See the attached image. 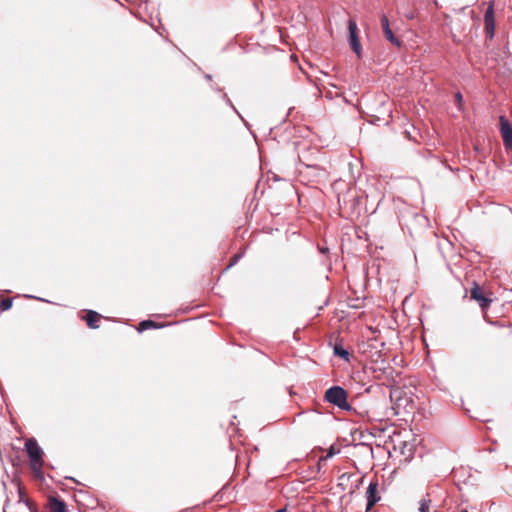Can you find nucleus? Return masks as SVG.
Masks as SVG:
<instances>
[{
	"label": "nucleus",
	"instance_id": "nucleus-1",
	"mask_svg": "<svg viewBox=\"0 0 512 512\" xmlns=\"http://www.w3.org/2000/svg\"><path fill=\"white\" fill-rule=\"evenodd\" d=\"M25 449L29 456L31 469L35 473L41 472V469H42L43 463H44V460H43L44 453H43L41 447L38 445L36 439H34V438L27 439L25 442Z\"/></svg>",
	"mask_w": 512,
	"mask_h": 512
},
{
	"label": "nucleus",
	"instance_id": "nucleus-2",
	"mask_svg": "<svg viewBox=\"0 0 512 512\" xmlns=\"http://www.w3.org/2000/svg\"><path fill=\"white\" fill-rule=\"evenodd\" d=\"M347 398H348L347 392L340 386H333V387L327 389L325 392V395H324L325 401H327L343 410L351 409Z\"/></svg>",
	"mask_w": 512,
	"mask_h": 512
},
{
	"label": "nucleus",
	"instance_id": "nucleus-3",
	"mask_svg": "<svg viewBox=\"0 0 512 512\" xmlns=\"http://www.w3.org/2000/svg\"><path fill=\"white\" fill-rule=\"evenodd\" d=\"M383 491L384 488L380 486L378 479L374 478L370 482L366 491V512H370L372 508L375 506V504L381 500Z\"/></svg>",
	"mask_w": 512,
	"mask_h": 512
},
{
	"label": "nucleus",
	"instance_id": "nucleus-4",
	"mask_svg": "<svg viewBox=\"0 0 512 512\" xmlns=\"http://www.w3.org/2000/svg\"><path fill=\"white\" fill-rule=\"evenodd\" d=\"M470 297L475 300L484 313V319L488 321L486 310L490 306L492 300L485 296L484 290L477 284L473 283V287L470 289Z\"/></svg>",
	"mask_w": 512,
	"mask_h": 512
},
{
	"label": "nucleus",
	"instance_id": "nucleus-5",
	"mask_svg": "<svg viewBox=\"0 0 512 512\" xmlns=\"http://www.w3.org/2000/svg\"><path fill=\"white\" fill-rule=\"evenodd\" d=\"M348 30H349V44L351 49L356 53L357 57H361L362 48L358 36V27L356 21L353 19H349L348 21Z\"/></svg>",
	"mask_w": 512,
	"mask_h": 512
},
{
	"label": "nucleus",
	"instance_id": "nucleus-6",
	"mask_svg": "<svg viewBox=\"0 0 512 512\" xmlns=\"http://www.w3.org/2000/svg\"><path fill=\"white\" fill-rule=\"evenodd\" d=\"M484 30L486 35L492 39L495 33L494 2L490 1L484 16Z\"/></svg>",
	"mask_w": 512,
	"mask_h": 512
},
{
	"label": "nucleus",
	"instance_id": "nucleus-7",
	"mask_svg": "<svg viewBox=\"0 0 512 512\" xmlns=\"http://www.w3.org/2000/svg\"><path fill=\"white\" fill-rule=\"evenodd\" d=\"M499 122L504 146L507 150H512V126L505 116H500Z\"/></svg>",
	"mask_w": 512,
	"mask_h": 512
},
{
	"label": "nucleus",
	"instance_id": "nucleus-8",
	"mask_svg": "<svg viewBox=\"0 0 512 512\" xmlns=\"http://www.w3.org/2000/svg\"><path fill=\"white\" fill-rule=\"evenodd\" d=\"M381 27L384 34V37L393 45L400 47L401 41L394 35L393 31L390 28L388 17L385 14H382L380 17Z\"/></svg>",
	"mask_w": 512,
	"mask_h": 512
},
{
	"label": "nucleus",
	"instance_id": "nucleus-9",
	"mask_svg": "<svg viewBox=\"0 0 512 512\" xmlns=\"http://www.w3.org/2000/svg\"><path fill=\"white\" fill-rule=\"evenodd\" d=\"M49 512H67V506L60 498L50 496L48 498Z\"/></svg>",
	"mask_w": 512,
	"mask_h": 512
},
{
	"label": "nucleus",
	"instance_id": "nucleus-10",
	"mask_svg": "<svg viewBox=\"0 0 512 512\" xmlns=\"http://www.w3.org/2000/svg\"><path fill=\"white\" fill-rule=\"evenodd\" d=\"M101 315L95 311H88L86 313V316L84 317L86 323H87V326L91 329H96L98 328V322L99 320L101 319Z\"/></svg>",
	"mask_w": 512,
	"mask_h": 512
},
{
	"label": "nucleus",
	"instance_id": "nucleus-11",
	"mask_svg": "<svg viewBox=\"0 0 512 512\" xmlns=\"http://www.w3.org/2000/svg\"><path fill=\"white\" fill-rule=\"evenodd\" d=\"M418 510L419 512H437V509L432 504L429 494L420 500Z\"/></svg>",
	"mask_w": 512,
	"mask_h": 512
},
{
	"label": "nucleus",
	"instance_id": "nucleus-12",
	"mask_svg": "<svg viewBox=\"0 0 512 512\" xmlns=\"http://www.w3.org/2000/svg\"><path fill=\"white\" fill-rule=\"evenodd\" d=\"M334 354L340 358L349 361L350 353L343 348L341 344H335L333 348Z\"/></svg>",
	"mask_w": 512,
	"mask_h": 512
},
{
	"label": "nucleus",
	"instance_id": "nucleus-13",
	"mask_svg": "<svg viewBox=\"0 0 512 512\" xmlns=\"http://www.w3.org/2000/svg\"><path fill=\"white\" fill-rule=\"evenodd\" d=\"M159 325L152 321V320H144L142 322L139 323V327H138V330L141 332V331H144L146 329H150V328H158Z\"/></svg>",
	"mask_w": 512,
	"mask_h": 512
},
{
	"label": "nucleus",
	"instance_id": "nucleus-14",
	"mask_svg": "<svg viewBox=\"0 0 512 512\" xmlns=\"http://www.w3.org/2000/svg\"><path fill=\"white\" fill-rule=\"evenodd\" d=\"M12 307V299L8 297H0V310L5 311Z\"/></svg>",
	"mask_w": 512,
	"mask_h": 512
},
{
	"label": "nucleus",
	"instance_id": "nucleus-15",
	"mask_svg": "<svg viewBox=\"0 0 512 512\" xmlns=\"http://www.w3.org/2000/svg\"><path fill=\"white\" fill-rule=\"evenodd\" d=\"M338 452H339V449L336 450L333 446H331L329 451H328V453H327V455L324 456V457H321V460H326V459L332 457L333 455H335Z\"/></svg>",
	"mask_w": 512,
	"mask_h": 512
},
{
	"label": "nucleus",
	"instance_id": "nucleus-16",
	"mask_svg": "<svg viewBox=\"0 0 512 512\" xmlns=\"http://www.w3.org/2000/svg\"><path fill=\"white\" fill-rule=\"evenodd\" d=\"M240 258V255H234L231 260H230V263L229 265L227 266L226 269H229L231 268L233 265H235V263L238 261V259Z\"/></svg>",
	"mask_w": 512,
	"mask_h": 512
},
{
	"label": "nucleus",
	"instance_id": "nucleus-17",
	"mask_svg": "<svg viewBox=\"0 0 512 512\" xmlns=\"http://www.w3.org/2000/svg\"><path fill=\"white\" fill-rule=\"evenodd\" d=\"M17 492L19 496V503L24 502V494L20 486L17 487Z\"/></svg>",
	"mask_w": 512,
	"mask_h": 512
},
{
	"label": "nucleus",
	"instance_id": "nucleus-18",
	"mask_svg": "<svg viewBox=\"0 0 512 512\" xmlns=\"http://www.w3.org/2000/svg\"><path fill=\"white\" fill-rule=\"evenodd\" d=\"M456 100L460 103L462 101V95L460 93L456 94Z\"/></svg>",
	"mask_w": 512,
	"mask_h": 512
},
{
	"label": "nucleus",
	"instance_id": "nucleus-19",
	"mask_svg": "<svg viewBox=\"0 0 512 512\" xmlns=\"http://www.w3.org/2000/svg\"><path fill=\"white\" fill-rule=\"evenodd\" d=\"M10 510V505L9 503H7L5 506H4V512H9Z\"/></svg>",
	"mask_w": 512,
	"mask_h": 512
}]
</instances>
